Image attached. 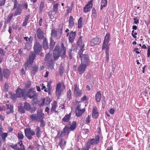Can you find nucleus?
<instances>
[{"mask_svg":"<svg viewBox=\"0 0 150 150\" xmlns=\"http://www.w3.org/2000/svg\"><path fill=\"white\" fill-rule=\"evenodd\" d=\"M61 49L59 50V45H57L55 46L53 51L54 57L55 60H57L59 57L60 55L63 58L64 57L66 52V48L62 43L61 44Z\"/></svg>","mask_w":150,"mask_h":150,"instance_id":"nucleus-1","label":"nucleus"},{"mask_svg":"<svg viewBox=\"0 0 150 150\" xmlns=\"http://www.w3.org/2000/svg\"><path fill=\"white\" fill-rule=\"evenodd\" d=\"M37 112V115L33 114L30 116L31 120L35 122H39V119L43 118L44 117V114L41 111L38 110Z\"/></svg>","mask_w":150,"mask_h":150,"instance_id":"nucleus-2","label":"nucleus"},{"mask_svg":"<svg viewBox=\"0 0 150 150\" xmlns=\"http://www.w3.org/2000/svg\"><path fill=\"white\" fill-rule=\"evenodd\" d=\"M13 2L14 3V5L13 8V10L16 9L15 13L13 14L14 16L20 15L22 12L21 5L20 4H18L17 0H13Z\"/></svg>","mask_w":150,"mask_h":150,"instance_id":"nucleus-3","label":"nucleus"},{"mask_svg":"<svg viewBox=\"0 0 150 150\" xmlns=\"http://www.w3.org/2000/svg\"><path fill=\"white\" fill-rule=\"evenodd\" d=\"M83 51H80L79 52V56L81 58V63L84 64L88 65L89 64V60L88 58V55L87 54H82Z\"/></svg>","mask_w":150,"mask_h":150,"instance_id":"nucleus-4","label":"nucleus"},{"mask_svg":"<svg viewBox=\"0 0 150 150\" xmlns=\"http://www.w3.org/2000/svg\"><path fill=\"white\" fill-rule=\"evenodd\" d=\"M24 132L25 136L29 139H31L32 136L35 134V131L30 128H26L25 129Z\"/></svg>","mask_w":150,"mask_h":150,"instance_id":"nucleus-5","label":"nucleus"},{"mask_svg":"<svg viewBox=\"0 0 150 150\" xmlns=\"http://www.w3.org/2000/svg\"><path fill=\"white\" fill-rule=\"evenodd\" d=\"M42 45L38 42H36L34 45L33 48L36 54H38L42 50Z\"/></svg>","mask_w":150,"mask_h":150,"instance_id":"nucleus-6","label":"nucleus"},{"mask_svg":"<svg viewBox=\"0 0 150 150\" xmlns=\"http://www.w3.org/2000/svg\"><path fill=\"white\" fill-rule=\"evenodd\" d=\"M36 35L39 39H42L45 38V34L40 28H38L37 29Z\"/></svg>","mask_w":150,"mask_h":150,"instance_id":"nucleus-7","label":"nucleus"},{"mask_svg":"<svg viewBox=\"0 0 150 150\" xmlns=\"http://www.w3.org/2000/svg\"><path fill=\"white\" fill-rule=\"evenodd\" d=\"M35 57V53H33L29 56V61H27L25 64V66L26 68L27 69V67L28 66L29 64H32L33 62V61Z\"/></svg>","mask_w":150,"mask_h":150,"instance_id":"nucleus-8","label":"nucleus"},{"mask_svg":"<svg viewBox=\"0 0 150 150\" xmlns=\"http://www.w3.org/2000/svg\"><path fill=\"white\" fill-rule=\"evenodd\" d=\"M92 7V0L89 1L83 8V11L86 13L89 11Z\"/></svg>","mask_w":150,"mask_h":150,"instance_id":"nucleus-9","label":"nucleus"},{"mask_svg":"<svg viewBox=\"0 0 150 150\" xmlns=\"http://www.w3.org/2000/svg\"><path fill=\"white\" fill-rule=\"evenodd\" d=\"M88 66L84 64L81 63L78 68V70L79 71V74H81L83 73L85 71L86 68Z\"/></svg>","mask_w":150,"mask_h":150,"instance_id":"nucleus-10","label":"nucleus"},{"mask_svg":"<svg viewBox=\"0 0 150 150\" xmlns=\"http://www.w3.org/2000/svg\"><path fill=\"white\" fill-rule=\"evenodd\" d=\"M100 39L96 37L92 39L91 40L90 44L91 46H93L99 44L100 43Z\"/></svg>","mask_w":150,"mask_h":150,"instance_id":"nucleus-11","label":"nucleus"},{"mask_svg":"<svg viewBox=\"0 0 150 150\" xmlns=\"http://www.w3.org/2000/svg\"><path fill=\"white\" fill-rule=\"evenodd\" d=\"M71 131L69 127L66 126L64 128L63 131L62 132V135L68 136Z\"/></svg>","mask_w":150,"mask_h":150,"instance_id":"nucleus-12","label":"nucleus"},{"mask_svg":"<svg viewBox=\"0 0 150 150\" xmlns=\"http://www.w3.org/2000/svg\"><path fill=\"white\" fill-rule=\"evenodd\" d=\"M97 108L96 106L93 107L92 110V117L93 118H96L98 117L99 115L98 112L97 111Z\"/></svg>","mask_w":150,"mask_h":150,"instance_id":"nucleus-13","label":"nucleus"},{"mask_svg":"<svg viewBox=\"0 0 150 150\" xmlns=\"http://www.w3.org/2000/svg\"><path fill=\"white\" fill-rule=\"evenodd\" d=\"M76 35V32L75 31L71 32L69 34V40L71 43H72L74 41Z\"/></svg>","mask_w":150,"mask_h":150,"instance_id":"nucleus-14","label":"nucleus"},{"mask_svg":"<svg viewBox=\"0 0 150 150\" xmlns=\"http://www.w3.org/2000/svg\"><path fill=\"white\" fill-rule=\"evenodd\" d=\"M82 37L80 36L77 42L78 45L81 47L80 51H83V48L84 46V44L82 42Z\"/></svg>","mask_w":150,"mask_h":150,"instance_id":"nucleus-15","label":"nucleus"},{"mask_svg":"<svg viewBox=\"0 0 150 150\" xmlns=\"http://www.w3.org/2000/svg\"><path fill=\"white\" fill-rule=\"evenodd\" d=\"M57 102L55 100H54L53 103L51 104L52 107L51 108L50 112L52 113L54 112H56V108H57Z\"/></svg>","mask_w":150,"mask_h":150,"instance_id":"nucleus-16","label":"nucleus"},{"mask_svg":"<svg viewBox=\"0 0 150 150\" xmlns=\"http://www.w3.org/2000/svg\"><path fill=\"white\" fill-rule=\"evenodd\" d=\"M25 90L23 89H21L20 88H18L16 92L17 96L18 97L23 96Z\"/></svg>","mask_w":150,"mask_h":150,"instance_id":"nucleus-17","label":"nucleus"},{"mask_svg":"<svg viewBox=\"0 0 150 150\" xmlns=\"http://www.w3.org/2000/svg\"><path fill=\"white\" fill-rule=\"evenodd\" d=\"M10 72L9 70L7 69H4L3 71V74L4 77L8 78L9 77Z\"/></svg>","mask_w":150,"mask_h":150,"instance_id":"nucleus-18","label":"nucleus"},{"mask_svg":"<svg viewBox=\"0 0 150 150\" xmlns=\"http://www.w3.org/2000/svg\"><path fill=\"white\" fill-rule=\"evenodd\" d=\"M85 111V109H83L81 110H76V115L77 117H79L82 115Z\"/></svg>","mask_w":150,"mask_h":150,"instance_id":"nucleus-19","label":"nucleus"},{"mask_svg":"<svg viewBox=\"0 0 150 150\" xmlns=\"http://www.w3.org/2000/svg\"><path fill=\"white\" fill-rule=\"evenodd\" d=\"M7 106L6 109V113H9L12 112L13 111V107L11 105H9L8 104H6Z\"/></svg>","mask_w":150,"mask_h":150,"instance_id":"nucleus-20","label":"nucleus"},{"mask_svg":"<svg viewBox=\"0 0 150 150\" xmlns=\"http://www.w3.org/2000/svg\"><path fill=\"white\" fill-rule=\"evenodd\" d=\"M28 94L29 98H32L34 97L35 95V93L33 89H31L29 90L28 92Z\"/></svg>","mask_w":150,"mask_h":150,"instance_id":"nucleus-21","label":"nucleus"},{"mask_svg":"<svg viewBox=\"0 0 150 150\" xmlns=\"http://www.w3.org/2000/svg\"><path fill=\"white\" fill-rule=\"evenodd\" d=\"M45 59V61L49 64L51 63L52 61V59L51 57V55L49 53L47 54L46 55Z\"/></svg>","mask_w":150,"mask_h":150,"instance_id":"nucleus-22","label":"nucleus"},{"mask_svg":"<svg viewBox=\"0 0 150 150\" xmlns=\"http://www.w3.org/2000/svg\"><path fill=\"white\" fill-rule=\"evenodd\" d=\"M71 116V114L70 113L65 116L62 119V121L64 122H68L70 120V117Z\"/></svg>","mask_w":150,"mask_h":150,"instance_id":"nucleus-23","label":"nucleus"},{"mask_svg":"<svg viewBox=\"0 0 150 150\" xmlns=\"http://www.w3.org/2000/svg\"><path fill=\"white\" fill-rule=\"evenodd\" d=\"M38 69V66L34 65L31 67V72H32L34 75H35L36 72L37 71Z\"/></svg>","mask_w":150,"mask_h":150,"instance_id":"nucleus-24","label":"nucleus"},{"mask_svg":"<svg viewBox=\"0 0 150 150\" xmlns=\"http://www.w3.org/2000/svg\"><path fill=\"white\" fill-rule=\"evenodd\" d=\"M95 97L96 101L97 102H100L101 98V94L100 91H98L97 92Z\"/></svg>","mask_w":150,"mask_h":150,"instance_id":"nucleus-25","label":"nucleus"},{"mask_svg":"<svg viewBox=\"0 0 150 150\" xmlns=\"http://www.w3.org/2000/svg\"><path fill=\"white\" fill-rule=\"evenodd\" d=\"M69 22V27L71 28L73 27L74 25V23L73 21V18L72 16H70Z\"/></svg>","mask_w":150,"mask_h":150,"instance_id":"nucleus-26","label":"nucleus"},{"mask_svg":"<svg viewBox=\"0 0 150 150\" xmlns=\"http://www.w3.org/2000/svg\"><path fill=\"white\" fill-rule=\"evenodd\" d=\"M13 15L11 13H10L9 15L8 16L7 20L6 21H5V24H6L9 23L10 21H11V19L13 18Z\"/></svg>","mask_w":150,"mask_h":150,"instance_id":"nucleus-27","label":"nucleus"},{"mask_svg":"<svg viewBox=\"0 0 150 150\" xmlns=\"http://www.w3.org/2000/svg\"><path fill=\"white\" fill-rule=\"evenodd\" d=\"M107 0H101L100 9H102L103 8L106 6L107 4Z\"/></svg>","mask_w":150,"mask_h":150,"instance_id":"nucleus-28","label":"nucleus"},{"mask_svg":"<svg viewBox=\"0 0 150 150\" xmlns=\"http://www.w3.org/2000/svg\"><path fill=\"white\" fill-rule=\"evenodd\" d=\"M36 132V134L38 138H39L41 136V131L40 128L39 126H38L35 129Z\"/></svg>","mask_w":150,"mask_h":150,"instance_id":"nucleus-29","label":"nucleus"},{"mask_svg":"<svg viewBox=\"0 0 150 150\" xmlns=\"http://www.w3.org/2000/svg\"><path fill=\"white\" fill-rule=\"evenodd\" d=\"M76 121H73L70 127H69V128L71 131H73L75 130L76 127Z\"/></svg>","mask_w":150,"mask_h":150,"instance_id":"nucleus-30","label":"nucleus"},{"mask_svg":"<svg viewBox=\"0 0 150 150\" xmlns=\"http://www.w3.org/2000/svg\"><path fill=\"white\" fill-rule=\"evenodd\" d=\"M43 47L45 49H48V42L46 39L45 38L43 41Z\"/></svg>","mask_w":150,"mask_h":150,"instance_id":"nucleus-31","label":"nucleus"},{"mask_svg":"<svg viewBox=\"0 0 150 150\" xmlns=\"http://www.w3.org/2000/svg\"><path fill=\"white\" fill-rule=\"evenodd\" d=\"M66 141L64 140L63 139H61L59 142V145L61 147L65 146L66 143Z\"/></svg>","mask_w":150,"mask_h":150,"instance_id":"nucleus-32","label":"nucleus"},{"mask_svg":"<svg viewBox=\"0 0 150 150\" xmlns=\"http://www.w3.org/2000/svg\"><path fill=\"white\" fill-rule=\"evenodd\" d=\"M24 108L27 110H29L30 109L31 105L28 103L25 102L24 105Z\"/></svg>","mask_w":150,"mask_h":150,"instance_id":"nucleus-33","label":"nucleus"},{"mask_svg":"<svg viewBox=\"0 0 150 150\" xmlns=\"http://www.w3.org/2000/svg\"><path fill=\"white\" fill-rule=\"evenodd\" d=\"M74 93L75 95L77 97L80 96L81 94V91L79 89L74 91Z\"/></svg>","mask_w":150,"mask_h":150,"instance_id":"nucleus-34","label":"nucleus"},{"mask_svg":"<svg viewBox=\"0 0 150 150\" xmlns=\"http://www.w3.org/2000/svg\"><path fill=\"white\" fill-rule=\"evenodd\" d=\"M61 93L62 91L61 89H56V95L57 96V98L58 99L59 98V96L61 95Z\"/></svg>","mask_w":150,"mask_h":150,"instance_id":"nucleus-35","label":"nucleus"},{"mask_svg":"<svg viewBox=\"0 0 150 150\" xmlns=\"http://www.w3.org/2000/svg\"><path fill=\"white\" fill-rule=\"evenodd\" d=\"M24 137V135L22 132H20L18 133L17 137L18 139H23Z\"/></svg>","mask_w":150,"mask_h":150,"instance_id":"nucleus-36","label":"nucleus"},{"mask_svg":"<svg viewBox=\"0 0 150 150\" xmlns=\"http://www.w3.org/2000/svg\"><path fill=\"white\" fill-rule=\"evenodd\" d=\"M82 18L80 17L78 21V28L79 29L81 28L82 27Z\"/></svg>","mask_w":150,"mask_h":150,"instance_id":"nucleus-37","label":"nucleus"},{"mask_svg":"<svg viewBox=\"0 0 150 150\" xmlns=\"http://www.w3.org/2000/svg\"><path fill=\"white\" fill-rule=\"evenodd\" d=\"M110 35L108 33L106 34L104 39V41L109 42V39Z\"/></svg>","mask_w":150,"mask_h":150,"instance_id":"nucleus-38","label":"nucleus"},{"mask_svg":"<svg viewBox=\"0 0 150 150\" xmlns=\"http://www.w3.org/2000/svg\"><path fill=\"white\" fill-rule=\"evenodd\" d=\"M109 42L104 41L103 43L102 46V49H105L107 48L108 46H109V45L108 44Z\"/></svg>","mask_w":150,"mask_h":150,"instance_id":"nucleus-39","label":"nucleus"},{"mask_svg":"<svg viewBox=\"0 0 150 150\" xmlns=\"http://www.w3.org/2000/svg\"><path fill=\"white\" fill-rule=\"evenodd\" d=\"M51 34L52 37L53 38L56 37L57 35V31L54 30H52Z\"/></svg>","mask_w":150,"mask_h":150,"instance_id":"nucleus-40","label":"nucleus"},{"mask_svg":"<svg viewBox=\"0 0 150 150\" xmlns=\"http://www.w3.org/2000/svg\"><path fill=\"white\" fill-rule=\"evenodd\" d=\"M5 52L3 50L0 48V57H4L5 55Z\"/></svg>","mask_w":150,"mask_h":150,"instance_id":"nucleus-41","label":"nucleus"},{"mask_svg":"<svg viewBox=\"0 0 150 150\" xmlns=\"http://www.w3.org/2000/svg\"><path fill=\"white\" fill-rule=\"evenodd\" d=\"M45 98H42L41 99V102L39 104V105L40 107L43 106L45 104Z\"/></svg>","mask_w":150,"mask_h":150,"instance_id":"nucleus-42","label":"nucleus"},{"mask_svg":"<svg viewBox=\"0 0 150 150\" xmlns=\"http://www.w3.org/2000/svg\"><path fill=\"white\" fill-rule=\"evenodd\" d=\"M51 100L50 98H46V99H45V103L47 105L49 104L51 101Z\"/></svg>","mask_w":150,"mask_h":150,"instance_id":"nucleus-43","label":"nucleus"},{"mask_svg":"<svg viewBox=\"0 0 150 150\" xmlns=\"http://www.w3.org/2000/svg\"><path fill=\"white\" fill-rule=\"evenodd\" d=\"M18 111L23 113L25 112L24 108H23L22 106H19L18 107Z\"/></svg>","mask_w":150,"mask_h":150,"instance_id":"nucleus-44","label":"nucleus"},{"mask_svg":"<svg viewBox=\"0 0 150 150\" xmlns=\"http://www.w3.org/2000/svg\"><path fill=\"white\" fill-rule=\"evenodd\" d=\"M95 144H97L99 141V137L98 135L96 136L95 137Z\"/></svg>","mask_w":150,"mask_h":150,"instance_id":"nucleus-45","label":"nucleus"},{"mask_svg":"<svg viewBox=\"0 0 150 150\" xmlns=\"http://www.w3.org/2000/svg\"><path fill=\"white\" fill-rule=\"evenodd\" d=\"M9 85L7 83H5L4 85V91L7 92L8 91Z\"/></svg>","mask_w":150,"mask_h":150,"instance_id":"nucleus-46","label":"nucleus"},{"mask_svg":"<svg viewBox=\"0 0 150 150\" xmlns=\"http://www.w3.org/2000/svg\"><path fill=\"white\" fill-rule=\"evenodd\" d=\"M58 4H54L53 6V11L55 12H56L58 10Z\"/></svg>","mask_w":150,"mask_h":150,"instance_id":"nucleus-47","label":"nucleus"},{"mask_svg":"<svg viewBox=\"0 0 150 150\" xmlns=\"http://www.w3.org/2000/svg\"><path fill=\"white\" fill-rule=\"evenodd\" d=\"M43 118H42L39 119V121L40 122V126L41 127H43L44 126V124L43 122Z\"/></svg>","mask_w":150,"mask_h":150,"instance_id":"nucleus-48","label":"nucleus"},{"mask_svg":"<svg viewBox=\"0 0 150 150\" xmlns=\"http://www.w3.org/2000/svg\"><path fill=\"white\" fill-rule=\"evenodd\" d=\"M18 97V96H17L16 94H12L11 95V98L13 100H15L16 99V98Z\"/></svg>","mask_w":150,"mask_h":150,"instance_id":"nucleus-49","label":"nucleus"},{"mask_svg":"<svg viewBox=\"0 0 150 150\" xmlns=\"http://www.w3.org/2000/svg\"><path fill=\"white\" fill-rule=\"evenodd\" d=\"M44 3L42 2L40 4V6L39 8L40 11L41 12L42 11L43 8L44 7Z\"/></svg>","mask_w":150,"mask_h":150,"instance_id":"nucleus-50","label":"nucleus"},{"mask_svg":"<svg viewBox=\"0 0 150 150\" xmlns=\"http://www.w3.org/2000/svg\"><path fill=\"white\" fill-rule=\"evenodd\" d=\"M55 42L54 40L51 39L50 42V45L51 47H53L55 45Z\"/></svg>","mask_w":150,"mask_h":150,"instance_id":"nucleus-51","label":"nucleus"},{"mask_svg":"<svg viewBox=\"0 0 150 150\" xmlns=\"http://www.w3.org/2000/svg\"><path fill=\"white\" fill-rule=\"evenodd\" d=\"M6 0H0V7L4 5Z\"/></svg>","mask_w":150,"mask_h":150,"instance_id":"nucleus-52","label":"nucleus"},{"mask_svg":"<svg viewBox=\"0 0 150 150\" xmlns=\"http://www.w3.org/2000/svg\"><path fill=\"white\" fill-rule=\"evenodd\" d=\"M92 15L94 17H96V11L95 9L93 8L92 10Z\"/></svg>","mask_w":150,"mask_h":150,"instance_id":"nucleus-53","label":"nucleus"},{"mask_svg":"<svg viewBox=\"0 0 150 150\" xmlns=\"http://www.w3.org/2000/svg\"><path fill=\"white\" fill-rule=\"evenodd\" d=\"M31 85V82L30 81H28L27 82V84L26 85L25 87L26 88H29L30 85Z\"/></svg>","mask_w":150,"mask_h":150,"instance_id":"nucleus-54","label":"nucleus"},{"mask_svg":"<svg viewBox=\"0 0 150 150\" xmlns=\"http://www.w3.org/2000/svg\"><path fill=\"white\" fill-rule=\"evenodd\" d=\"M71 92L70 90H69L67 92V96L69 98H70L71 97Z\"/></svg>","mask_w":150,"mask_h":150,"instance_id":"nucleus-55","label":"nucleus"},{"mask_svg":"<svg viewBox=\"0 0 150 150\" xmlns=\"http://www.w3.org/2000/svg\"><path fill=\"white\" fill-rule=\"evenodd\" d=\"M90 144L92 145H93L95 144V141L94 139H91L90 140Z\"/></svg>","mask_w":150,"mask_h":150,"instance_id":"nucleus-56","label":"nucleus"},{"mask_svg":"<svg viewBox=\"0 0 150 150\" xmlns=\"http://www.w3.org/2000/svg\"><path fill=\"white\" fill-rule=\"evenodd\" d=\"M90 116L89 115H88V116L87 117L86 120V122L87 123H89L90 121Z\"/></svg>","mask_w":150,"mask_h":150,"instance_id":"nucleus-57","label":"nucleus"},{"mask_svg":"<svg viewBox=\"0 0 150 150\" xmlns=\"http://www.w3.org/2000/svg\"><path fill=\"white\" fill-rule=\"evenodd\" d=\"M148 50H147V56L148 57H149L150 55V47L149 46H148Z\"/></svg>","mask_w":150,"mask_h":150,"instance_id":"nucleus-58","label":"nucleus"},{"mask_svg":"<svg viewBox=\"0 0 150 150\" xmlns=\"http://www.w3.org/2000/svg\"><path fill=\"white\" fill-rule=\"evenodd\" d=\"M61 85L60 83H59L57 84L56 89H61Z\"/></svg>","mask_w":150,"mask_h":150,"instance_id":"nucleus-59","label":"nucleus"},{"mask_svg":"<svg viewBox=\"0 0 150 150\" xmlns=\"http://www.w3.org/2000/svg\"><path fill=\"white\" fill-rule=\"evenodd\" d=\"M17 150H25L24 146H23L20 148L18 147Z\"/></svg>","mask_w":150,"mask_h":150,"instance_id":"nucleus-60","label":"nucleus"},{"mask_svg":"<svg viewBox=\"0 0 150 150\" xmlns=\"http://www.w3.org/2000/svg\"><path fill=\"white\" fill-rule=\"evenodd\" d=\"M90 143L89 142H88L87 143L86 146V149L89 150L90 146Z\"/></svg>","mask_w":150,"mask_h":150,"instance_id":"nucleus-61","label":"nucleus"},{"mask_svg":"<svg viewBox=\"0 0 150 150\" xmlns=\"http://www.w3.org/2000/svg\"><path fill=\"white\" fill-rule=\"evenodd\" d=\"M38 150H44L43 146H38Z\"/></svg>","mask_w":150,"mask_h":150,"instance_id":"nucleus-62","label":"nucleus"},{"mask_svg":"<svg viewBox=\"0 0 150 150\" xmlns=\"http://www.w3.org/2000/svg\"><path fill=\"white\" fill-rule=\"evenodd\" d=\"M67 12L68 13H70L71 11V9L69 7L67 6Z\"/></svg>","mask_w":150,"mask_h":150,"instance_id":"nucleus-63","label":"nucleus"},{"mask_svg":"<svg viewBox=\"0 0 150 150\" xmlns=\"http://www.w3.org/2000/svg\"><path fill=\"white\" fill-rule=\"evenodd\" d=\"M115 112V110L113 109H111L109 110V113L111 114H113Z\"/></svg>","mask_w":150,"mask_h":150,"instance_id":"nucleus-64","label":"nucleus"}]
</instances>
